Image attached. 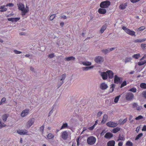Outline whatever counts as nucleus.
Masks as SVG:
<instances>
[{
	"label": "nucleus",
	"mask_w": 146,
	"mask_h": 146,
	"mask_svg": "<svg viewBox=\"0 0 146 146\" xmlns=\"http://www.w3.org/2000/svg\"><path fill=\"white\" fill-rule=\"evenodd\" d=\"M110 2L108 0L102 1L100 4V7L102 8H108L110 5Z\"/></svg>",
	"instance_id": "obj_1"
},
{
	"label": "nucleus",
	"mask_w": 146,
	"mask_h": 146,
	"mask_svg": "<svg viewBox=\"0 0 146 146\" xmlns=\"http://www.w3.org/2000/svg\"><path fill=\"white\" fill-rule=\"evenodd\" d=\"M125 97L127 100L131 101L133 99L134 95L132 93L130 92H128L126 93Z\"/></svg>",
	"instance_id": "obj_2"
},
{
	"label": "nucleus",
	"mask_w": 146,
	"mask_h": 146,
	"mask_svg": "<svg viewBox=\"0 0 146 146\" xmlns=\"http://www.w3.org/2000/svg\"><path fill=\"white\" fill-rule=\"evenodd\" d=\"M96 140L95 137L93 136H90L87 138V142L89 144L92 145L95 143Z\"/></svg>",
	"instance_id": "obj_3"
},
{
	"label": "nucleus",
	"mask_w": 146,
	"mask_h": 146,
	"mask_svg": "<svg viewBox=\"0 0 146 146\" xmlns=\"http://www.w3.org/2000/svg\"><path fill=\"white\" fill-rule=\"evenodd\" d=\"M122 29L126 32V33L131 36L135 35V32L132 31L126 28L125 27H123Z\"/></svg>",
	"instance_id": "obj_4"
},
{
	"label": "nucleus",
	"mask_w": 146,
	"mask_h": 146,
	"mask_svg": "<svg viewBox=\"0 0 146 146\" xmlns=\"http://www.w3.org/2000/svg\"><path fill=\"white\" fill-rule=\"evenodd\" d=\"M104 58L101 56H98L95 57L94 61L97 64H101L104 61Z\"/></svg>",
	"instance_id": "obj_5"
},
{
	"label": "nucleus",
	"mask_w": 146,
	"mask_h": 146,
	"mask_svg": "<svg viewBox=\"0 0 146 146\" xmlns=\"http://www.w3.org/2000/svg\"><path fill=\"white\" fill-rule=\"evenodd\" d=\"M122 79V78L119 77L117 75H115L114 78V82L116 84H121Z\"/></svg>",
	"instance_id": "obj_6"
},
{
	"label": "nucleus",
	"mask_w": 146,
	"mask_h": 146,
	"mask_svg": "<svg viewBox=\"0 0 146 146\" xmlns=\"http://www.w3.org/2000/svg\"><path fill=\"white\" fill-rule=\"evenodd\" d=\"M35 119L34 118H31L27 122L26 126L27 128H29L34 123Z\"/></svg>",
	"instance_id": "obj_7"
},
{
	"label": "nucleus",
	"mask_w": 146,
	"mask_h": 146,
	"mask_svg": "<svg viewBox=\"0 0 146 146\" xmlns=\"http://www.w3.org/2000/svg\"><path fill=\"white\" fill-rule=\"evenodd\" d=\"M68 134L66 131H63L62 133L61 137L64 140H66L68 137Z\"/></svg>",
	"instance_id": "obj_8"
},
{
	"label": "nucleus",
	"mask_w": 146,
	"mask_h": 146,
	"mask_svg": "<svg viewBox=\"0 0 146 146\" xmlns=\"http://www.w3.org/2000/svg\"><path fill=\"white\" fill-rule=\"evenodd\" d=\"M106 125L109 127H116L117 125V124L113 122L109 121L106 123Z\"/></svg>",
	"instance_id": "obj_9"
},
{
	"label": "nucleus",
	"mask_w": 146,
	"mask_h": 146,
	"mask_svg": "<svg viewBox=\"0 0 146 146\" xmlns=\"http://www.w3.org/2000/svg\"><path fill=\"white\" fill-rule=\"evenodd\" d=\"M29 110L26 109L23 110L21 113V115L22 117H25L28 115L29 113Z\"/></svg>",
	"instance_id": "obj_10"
},
{
	"label": "nucleus",
	"mask_w": 146,
	"mask_h": 146,
	"mask_svg": "<svg viewBox=\"0 0 146 146\" xmlns=\"http://www.w3.org/2000/svg\"><path fill=\"white\" fill-rule=\"evenodd\" d=\"M17 133L20 135H27L28 131L26 130H18L17 131Z\"/></svg>",
	"instance_id": "obj_11"
},
{
	"label": "nucleus",
	"mask_w": 146,
	"mask_h": 146,
	"mask_svg": "<svg viewBox=\"0 0 146 146\" xmlns=\"http://www.w3.org/2000/svg\"><path fill=\"white\" fill-rule=\"evenodd\" d=\"M18 9L19 10L23 11V10L26 9L25 7V5L24 4L21 3H19L17 4Z\"/></svg>",
	"instance_id": "obj_12"
},
{
	"label": "nucleus",
	"mask_w": 146,
	"mask_h": 146,
	"mask_svg": "<svg viewBox=\"0 0 146 146\" xmlns=\"http://www.w3.org/2000/svg\"><path fill=\"white\" fill-rule=\"evenodd\" d=\"M115 49V48H108L105 49H103L102 50V52L106 54L110 52V51H111Z\"/></svg>",
	"instance_id": "obj_13"
},
{
	"label": "nucleus",
	"mask_w": 146,
	"mask_h": 146,
	"mask_svg": "<svg viewBox=\"0 0 146 146\" xmlns=\"http://www.w3.org/2000/svg\"><path fill=\"white\" fill-rule=\"evenodd\" d=\"M108 76L109 78L112 79L113 78L114 73L111 70H108L107 71Z\"/></svg>",
	"instance_id": "obj_14"
},
{
	"label": "nucleus",
	"mask_w": 146,
	"mask_h": 146,
	"mask_svg": "<svg viewBox=\"0 0 146 146\" xmlns=\"http://www.w3.org/2000/svg\"><path fill=\"white\" fill-rule=\"evenodd\" d=\"M108 87V86L105 83H101L100 86V88L102 90H104L106 89Z\"/></svg>",
	"instance_id": "obj_15"
},
{
	"label": "nucleus",
	"mask_w": 146,
	"mask_h": 146,
	"mask_svg": "<svg viewBox=\"0 0 146 146\" xmlns=\"http://www.w3.org/2000/svg\"><path fill=\"white\" fill-rule=\"evenodd\" d=\"M105 8H100L98 10V12L99 13L102 14H105L106 12V10Z\"/></svg>",
	"instance_id": "obj_16"
},
{
	"label": "nucleus",
	"mask_w": 146,
	"mask_h": 146,
	"mask_svg": "<svg viewBox=\"0 0 146 146\" xmlns=\"http://www.w3.org/2000/svg\"><path fill=\"white\" fill-rule=\"evenodd\" d=\"M20 19V18L18 17L8 18L7 19L8 21H11L12 22H16Z\"/></svg>",
	"instance_id": "obj_17"
},
{
	"label": "nucleus",
	"mask_w": 146,
	"mask_h": 146,
	"mask_svg": "<svg viewBox=\"0 0 146 146\" xmlns=\"http://www.w3.org/2000/svg\"><path fill=\"white\" fill-rule=\"evenodd\" d=\"M113 136V134L110 132H108L105 134L104 137L107 139H110Z\"/></svg>",
	"instance_id": "obj_18"
},
{
	"label": "nucleus",
	"mask_w": 146,
	"mask_h": 146,
	"mask_svg": "<svg viewBox=\"0 0 146 146\" xmlns=\"http://www.w3.org/2000/svg\"><path fill=\"white\" fill-rule=\"evenodd\" d=\"M115 142L114 140H111L109 141L107 143V146H114Z\"/></svg>",
	"instance_id": "obj_19"
},
{
	"label": "nucleus",
	"mask_w": 146,
	"mask_h": 146,
	"mask_svg": "<svg viewBox=\"0 0 146 146\" xmlns=\"http://www.w3.org/2000/svg\"><path fill=\"white\" fill-rule=\"evenodd\" d=\"M121 130V128L119 127H116L113 128L111 131V132L113 133H116Z\"/></svg>",
	"instance_id": "obj_20"
},
{
	"label": "nucleus",
	"mask_w": 146,
	"mask_h": 146,
	"mask_svg": "<svg viewBox=\"0 0 146 146\" xmlns=\"http://www.w3.org/2000/svg\"><path fill=\"white\" fill-rule=\"evenodd\" d=\"M101 75L103 80H106L108 78V74L107 72H102L101 74Z\"/></svg>",
	"instance_id": "obj_21"
},
{
	"label": "nucleus",
	"mask_w": 146,
	"mask_h": 146,
	"mask_svg": "<svg viewBox=\"0 0 146 146\" xmlns=\"http://www.w3.org/2000/svg\"><path fill=\"white\" fill-rule=\"evenodd\" d=\"M108 118V115L106 114H104L103 116V119L102 121V123H105L107 121Z\"/></svg>",
	"instance_id": "obj_22"
},
{
	"label": "nucleus",
	"mask_w": 146,
	"mask_h": 146,
	"mask_svg": "<svg viewBox=\"0 0 146 146\" xmlns=\"http://www.w3.org/2000/svg\"><path fill=\"white\" fill-rule=\"evenodd\" d=\"M127 121V118L123 120L122 119H120L119 121V123L120 125L123 124L125 123Z\"/></svg>",
	"instance_id": "obj_23"
},
{
	"label": "nucleus",
	"mask_w": 146,
	"mask_h": 146,
	"mask_svg": "<svg viewBox=\"0 0 146 146\" xmlns=\"http://www.w3.org/2000/svg\"><path fill=\"white\" fill-rule=\"evenodd\" d=\"M75 58L73 56L66 57L65 58L66 60L69 61L70 60H75Z\"/></svg>",
	"instance_id": "obj_24"
},
{
	"label": "nucleus",
	"mask_w": 146,
	"mask_h": 146,
	"mask_svg": "<svg viewBox=\"0 0 146 146\" xmlns=\"http://www.w3.org/2000/svg\"><path fill=\"white\" fill-rule=\"evenodd\" d=\"M125 140V138L124 136L123 135H121V134H119V136L118 137L117 141H119V140L124 141Z\"/></svg>",
	"instance_id": "obj_25"
},
{
	"label": "nucleus",
	"mask_w": 146,
	"mask_h": 146,
	"mask_svg": "<svg viewBox=\"0 0 146 146\" xmlns=\"http://www.w3.org/2000/svg\"><path fill=\"white\" fill-rule=\"evenodd\" d=\"M54 137V135H53L51 133H50L48 134L47 137L48 139H51L53 138Z\"/></svg>",
	"instance_id": "obj_26"
},
{
	"label": "nucleus",
	"mask_w": 146,
	"mask_h": 146,
	"mask_svg": "<svg viewBox=\"0 0 146 146\" xmlns=\"http://www.w3.org/2000/svg\"><path fill=\"white\" fill-rule=\"evenodd\" d=\"M8 117V115L7 114H5L2 116V119L4 121H5L7 117Z\"/></svg>",
	"instance_id": "obj_27"
},
{
	"label": "nucleus",
	"mask_w": 146,
	"mask_h": 146,
	"mask_svg": "<svg viewBox=\"0 0 146 146\" xmlns=\"http://www.w3.org/2000/svg\"><path fill=\"white\" fill-rule=\"evenodd\" d=\"M68 124L67 123H63L60 128V129L61 130L64 129L68 128Z\"/></svg>",
	"instance_id": "obj_28"
},
{
	"label": "nucleus",
	"mask_w": 146,
	"mask_h": 146,
	"mask_svg": "<svg viewBox=\"0 0 146 146\" xmlns=\"http://www.w3.org/2000/svg\"><path fill=\"white\" fill-rule=\"evenodd\" d=\"M140 86L142 89H146V83H142L140 84Z\"/></svg>",
	"instance_id": "obj_29"
},
{
	"label": "nucleus",
	"mask_w": 146,
	"mask_h": 146,
	"mask_svg": "<svg viewBox=\"0 0 146 146\" xmlns=\"http://www.w3.org/2000/svg\"><path fill=\"white\" fill-rule=\"evenodd\" d=\"M127 6V5L125 4H122L120 5L119 6V8L121 9H125Z\"/></svg>",
	"instance_id": "obj_30"
},
{
	"label": "nucleus",
	"mask_w": 146,
	"mask_h": 146,
	"mask_svg": "<svg viewBox=\"0 0 146 146\" xmlns=\"http://www.w3.org/2000/svg\"><path fill=\"white\" fill-rule=\"evenodd\" d=\"M146 40V39H137L134 40V42H143Z\"/></svg>",
	"instance_id": "obj_31"
},
{
	"label": "nucleus",
	"mask_w": 146,
	"mask_h": 146,
	"mask_svg": "<svg viewBox=\"0 0 146 146\" xmlns=\"http://www.w3.org/2000/svg\"><path fill=\"white\" fill-rule=\"evenodd\" d=\"M5 7V5L0 6V9H1L0 11L1 12L5 11H7V9L6 8H4Z\"/></svg>",
	"instance_id": "obj_32"
},
{
	"label": "nucleus",
	"mask_w": 146,
	"mask_h": 146,
	"mask_svg": "<svg viewBox=\"0 0 146 146\" xmlns=\"http://www.w3.org/2000/svg\"><path fill=\"white\" fill-rule=\"evenodd\" d=\"M28 9H25L24 10H23V11H22L21 15L22 16L25 15L26 13L28 12L29 11Z\"/></svg>",
	"instance_id": "obj_33"
},
{
	"label": "nucleus",
	"mask_w": 146,
	"mask_h": 146,
	"mask_svg": "<svg viewBox=\"0 0 146 146\" xmlns=\"http://www.w3.org/2000/svg\"><path fill=\"white\" fill-rule=\"evenodd\" d=\"M106 28V25H103L101 28L100 31L101 33H102Z\"/></svg>",
	"instance_id": "obj_34"
},
{
	"label": "nucleus",
	"mask_w": 146,
	"mask_h": 146,
	"mask_svg": "<svg viewBox=\"0 0 146 146\" xmlns=\"http://www.w3.org/2000/svg\"><path fill=\"white\" fill-rule=\"evenodd\" d=\"M94 67V66H92L89 67H84L82 68L83 70H88Z\"/></svg>",
	"instance_id": "obj_35"
},
{
	"label": "nucleus",
	"mask_w": 146,
	"mask_h": 146,
	"mask_svg": "<svg viewBox=\"0 0 146 146\" xmlns=\"http://www.w3.org/2000/svg\"><path fill=\"white\" fill-rule=\"evenodd\" d=\"M133 143L131 141H127L126 143V145L127 146H133Z\"/></svg>",
	"instance_id": "obj_36"
},
{
	"label": "nucleus",
	"mask_w": 146,
	"mask_h": 146,
	"mask_svg": "<svg viewBox=\"0 0 146 146\" xmlns=\"http://www.w3.org/2000/svg\"><path fill=\"white\" fill-rule=\"evenodd\" d=\"M137 90L135 88H133L130 89L128 90V91L133 92V93H135L137 91Z\"/></svg>",
	"instance_id": "obj_37"
},
{
	"label": "nucleus",
	"mask_w": 146,
	"mask_h": 146,
	"mask_svg": "<svg viewBox=\"0 0 146 146\" xmlns=\"http://www.w3.org/2000/svg\"><path fill=\"white\" fill-rule=\"evenodd\" d=\"M146 63V60L144 61H140L138 62V64L139 66H142Z\"/></svg>",
	"instance_id": "obj_38"
},
{
	"label": "nucleus",
	"mask_w": 146,
	"mask_h": 146,
	"mask_svg": "<svg viewBox=\"0 0 146 146\" xmlns=\"http://www.w3.org/2000/svg\"><path fill=\"white\" fill-rule=\"evenodd\" d=\"M120 96V95H119L115 97L114 100V102L115 103H117L118 102Z\"/></svg>",
	"instance_id": "obj_39"
},
{
	"label": "nucleus",
	"mask_w": 146,
	"mask_h": 146,
	"mask_svg": "<svg viewBox=\"0 0 146 146\" xmlns=\"http://www.w3.org/2000/svg\"><path fill=\"white\" fill-rule=\"evenodd\" d=\"M83 64L84 65L89 66L91 64V63L89 62H83Z\"/></svg>",
	"instance_id": "obj_40"
},
{
	"label": "nucleus",
	"mask_w": 146,
	"mask_h": 146,
	"mask_svg": "<svg viewBox=\"0 0 146 146\" xmlns=\"http://www.w3.org/2000/svg\"><path fill=\"white\" fill-rule=\"evenodd\" d=\"M127 84V82L126 81H124L121 84L120 86V88H122L125 86Z\"/></svg>",
	"instance_id": "obj_41"
},
{
	"label": "nucleus",
	"mask_w": 146,
	"mask_h": 146,
	"mask_svg": "<svg viewBox=\"0 0 146 146\" xmlns=\"http://www.w3.org/2000/svg\"><path fill=\"white\" fill-rule=\"evenodd\" d=\"M140 56V54H134L132 57L136 59H138Z\"/></svg>",
	"instance_id": "obj_42"
},
{
	"label": "nucleus",
	"mask_w": 146,
	"mask_h": 146,
	"mask_svg": "<svg viewBox=\"0 0 146 146\" xmlns=\"http://www.w3.org/2000/svg\"><path fill=\"white\" fill-rule=\"evenodd\" d=\"M143 135V133H140L136 137L135 140H137L139 138H140Z\"/></svg>",
	"instance_id": "obj_43"
},
{
	"label": "nucleus",
	"mask_w": 146,
	"mask_h": 146,
	"mask_svg": "<svg viewBox=\"0 0 146 146\" xmlns=\"http://www.w3.org/2000/svg\"><path fill=\"white\" fill-rule=\"evenodd\" d=\"M132 59V58L131 57H129V58H126L125 60V63H126L127 62H130L131 60Z\"/></svg>",
	"instance_id": "obj_44"
},
{
	"label": "nucleus",
	"mask_w": 146,
	"mask_h": 146,
	"mask_svg": "<svg viewBox=\"0 0 146 146\" xmlns=\"http://www.w3.org/2000/svg\"><path fill=\"white\" fill-rule=\"evenodd\" d=\"M5 126V125L4 123L2 122L1 119L0 118V129L1 128Z\"/></svg>",
	"instance_id": "obj_45"
},
{
	"label": "nucleus",
	"mask_w": 146,
	"mask_h": 146,
	"mask_svg": "<svg viewBox=\"0 0 146 146\" xmlns=\"http://www.w3.org/2000/svg\"><path fill=\"white\" fill-rule=\"evenodd\" d=\"M6 100V99L5 98L3 97V98L1 100V101L0 102V105H1L3 103H4V102H5Z\"/></svg>",
	"instance_id": "obj_46"
},
{
	"label": "nucleus",
	"mask_w": 146,
	"mask_h": 146,
	"mask_svg": "<svg viewBox=\"0 0 146 146\" xmlns=\"http://www.w3.org/2000/svg\"><path fill=\"white\" fill-rule=\"evenodd\" d=\"M143 118V117L141 115H140L138 116V117H136L135 119L136 120H140V119H142Z\"/></svg>",
	"instance_id": "obj_47"
},
{
	"label": "nucleus",
	"mask_w": 146,
	"mask_h": 146,
	"mask_svg": "<svg viewBox=\"0 0 146 146\" xmlns=\"http://www.w3.org/2000/svg\"><path fill=\"white\" fill-rule=\"evenodd\" d=\"M55 17V14H53L51 15L50 17V20L52 21L53 20Z\"/></svg>",
	"instance_id": "obj_48"
},
{
	"label": "nucleus",
	"mask_w": 146,
	"mask_h": 146,
	"mask_svg": "<svg viewBox=\"0 0 146 146\" xmlns=\"http://www.w3.org/2000/svg\"><path fill=\"white\" fill-rule=\"evenodd\" d=\"M132 104V107L133 108H136L137 106H138V104L137 103H134Z\"/></svg>",
	"instance_id": "obj_49"
},
{
	"label": "nucleus",
	"mask_w": 146,
	"mask_h": 146,
	"mask_svg": "<svg viewBox=\"0 0 146 146\" xmlns=\"http://www.w3.org/2000/svg\"><path fill=\"white\" fill-rule=\"evenodd\" d=\"M66 76V74H64L61 76L62 78L60 79V80H63L65 79Z\"/></svg>",
	"instance_id": "obj_50"
},
{
	"label": "nucleus",
	"mask_w": 146,
	"mask_h": 146,
	"mask_svg": "<svg viewBox=\"0 0 146 146\" xmlns=\"http://www.w3.org/2000/svg\"><path fill=\"white\" fill-rule=\"evenodd\" d=\"M136 109L137 110L140 111L142 109V107L141 106H139L138 105V106H137Z\"/></svg>",
	"instance_id": "obj_51"
},
{
	"label": "nucleus",
	"mask_w": 146,
	"mask_h": 146,
	"mask_svg": "<svg viewBox=\"0 0 146 146\" xmlns=\"http://www.w3.org/2000/svg\"><path fill=\"white\" fill-rule=\"evenodd\" d=\"M141 47L143 49H144L146 47V44H142L141 45Z\"/></svg>",
	"instance_id": "obj_52"
},
{
	"label": "nucleus",
	"mask_w": 146,
	"mask_h": 146,
	"mask_svg": "<svg viewBox=\"0 0 146 146\" xmlns=\"http://www.w3.org/2000/svg\"><path fill=\"white\" fill-rule=\"evenodd\" d=\"M145 29V27L144 26H142L139 28L138 29L139 31H141L144 30Z\"/></svg>",
	"instance_id": "obj_53"
},
{
	"label": "nucleus",
	"mask_w": 146,
	"mask_h": 146,
	"mask_svg": "<svg viewBox=\"0 0 146 146\" xmlns=\"http://www.w3.org/2000/svg\"><path fill=\"white\" fill-rule=\"evenodd\" d=\"M142 94L143 97L146 99V91L143 92Z\"/></svg>",
	"instance_id": "obj_54"
},
{
	"label": "nucleus",
	"mask_w": 146,
	"mask_h": 146,
	"mask_svg": "<svg viewBox=\"0 0 146 146\" xmlns=\"http://www.w3.org/2000/svg\"><path fill=\"white\" fill-rule=\"evenodd\" d=\"M14 52L16 54H20L21 53V52L16 50H14Z\"/></svg>",
	"instance_id": "obj_55"
},
{
	"label": "nucleus",
	"mask_w": 146,
	"mask_h": 146,
	"mask_svg": "<svg viewBox=\"0 0 146 146\" xmlns=\"http://www.w3.org/2000/svg\"><path fill=\"white\" fill-rule=\"evenodd\" d=\"M95 124H96V123H95V124L94 125H93V126H92L91 127H89V128H88L90 130H93L94 128Z\"/></svg>",
	"instance_id": "obj_56"
},
{
	"label": "nucleus",
	"mask_w": 146,
	"mask_h": 146,
	"mask_svg": "<svg viewBox=\"0 0 146 146\" xmlns=\"http://www.w3.org/2000/svg\"><path fill=\"white\" fill-rule=\"evenodd\" d=\"M140 0H130V1L133 3H135L136 2H138Z\"/></svg>",
	"instance_id": "obj_57"
},
{
	"label": "nucleus",
	"mask_w": 146,
	"mask_h": 146,
	"mask_svg": "<svg viewBox=\"0 0 146 146\" xmlns=\"http://www.w3.org/2000/svg\"><path fill=\"white\" fill-rule=\"evenodd\" d=\"M14 5L12 3H9L6 5V6L13 7Z\"/></svg>",
	"instance_id": "obj_58"
},
{
	"label": "nucleus",
	"mask_w": 146,
	"mask_h": 146,
	"mask_svg": "<svg viewBox=\"0 0 146 146\" xmlns=\"http://www.w3.org/2000/svg\"><path fill=\"white\" fill-rule=\"evenodd\" d=\"M102 114V112L101 111H99L98 114H97V116L98 117H100L101 116Z\"/></svg>",
	"instance_id": "obj_59"
},
{
	"label": "nucleus",
	"mask_w": 146,
	"mask_h": 146,
	"mask_svg": "<svg viewBox=\"0 0 146 146\" xmlns=\"http://www.w3.org/2000/svg\"><path fill=\"white\" fill-rule=\"evenodd\" d=\"M48 57L50 58H52L54 57V54H51L48 55Z\"/></svg>",
	"instance_id": "obj_60"
},
{
	"label": "nucleus",
	"mask_w": 146,
	"mask_h": 146,
	"mask_svg": "<svg viewBox=\"0 0 146 146\" xmlns=\"http://www.w3.org/2000/svg\"><path fill=\"white\" fill-rule=\"evenodd\" d=\"M123 145V142L122 141H120L118 143V145L119 146H122Z\"/></svg>",
	"instance_id": "obj_61"
},
{
	"label": "nucleus",
	"mask_w": 146,
	"mask_h": 146,
	"mask_svg": "<svg viewBox=\"0 0 146 146\" xmlns=\"http://www.w3.org/2000/svg\"><path fill=\"white\" fill-rule=\"evenodd\" d=\"M63 81H62V82H60L58 85V88L63 83Z\"/></svg>",
	"instance_id": "obj_62"
},
{
	"label": "nucleus",
	"mask_w": 146,
	"mask_h": 146,
	"mask_svg": "<svg viewBox=\"0 0 146 146\" xmlns=\"http://www.w3.org/2000/svg\"><path fill=\"white\" fill-rule=\"evenodd\" d=\"M142 130L143 131H146V125H145L143 126Z\"/></svg>",
	"instance_id": "obj_63"
},
{
	"label": "nucleus",
	"mask_w": 146,
	"mask_h": 146,
	"mask_svg": "<svg viewBox=\"0 0 146 146\" xmlns=\"http://www.w3.org/2000/svg\"><path fill=\"white\" fill-rule=\"evenodd\" d=\"M105 133V130H103L102 132L100 133L101 135H104V134Z\"/></svg>",
	"instance_id": "obj_64"
}]
</instances>
